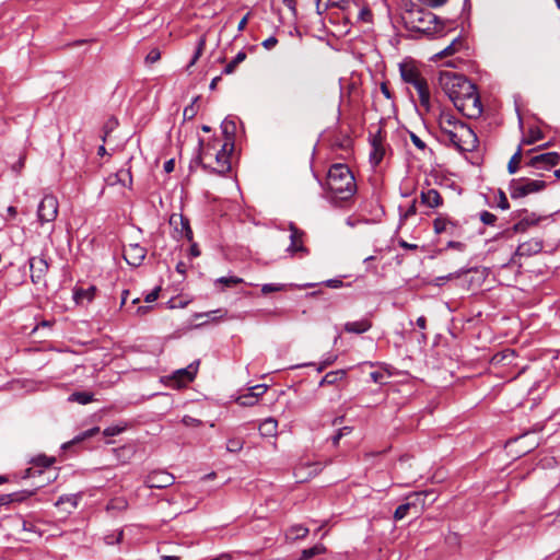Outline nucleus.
<instances>
[{
  "mask_svg": "<svg viewBox=\"0 0 560 560\" xmlns=\"http://www.w3.org/2000/svg\"><path fill=\"white\" fill-rule=\"evenodd\" d=\"M433 230L436 234L447 233L453 236L457 224L445 217H438L433 220Z\"/></svg>",
  "mask_w": 560,
  "mask_h": 560,
  "instance_id": "obj_19",
  "label": "nucleus"
},
{
  "mask_svg": "<svg viewBox=\"0 0 560 560\" xmlns=\"http://www.w3.org/2000/svg\"><path fill=\"white\" fill-rule=\"evenodd\" d=\"M498 207L502 210H508L510 208V203L506 198V195L502 190H499Z\"/></svg>",
  "mask_w": 560,
  "mask_h": 560,
  "instance_id": "obj_53",
  "label": "nucleus"
},
{
  "mask_svg": "<svg viewBox=\"0 0 560 560\" xmlns=\"http://www.w3.org/2000/svg\"><path fill=\"white\" fill-rule=\"evenodd\" d=\"M401 20L407 30L421 33L423 35H444V23L438 15L429 10L412 5L406 10Z\"/></svg>",
  "mask_w": 560,
  "mask_h": 560,
  "instance_id": "obj_2",
  "label": "nucleus"
},
{
  "mask_svg": "<svg viewBox=\"0 0 560 560\" xmlns=\"http://www.w3.org/2000/svg\"><path fill=\"white\" fill-rule=\"evenodd\" d=\"M372 327V322L368 318H363L361 320L348 322L345 324V331L350 334H363L370 330Z\"/></svg>",
  "mask_w": 560,
  "mask_h": 560,
  "instance_id": "obj_22",
  "label": "nucleus"
},
{
  "mask_svg": "<svg viewBox=\"0 0 560 560\" xmlns=\"http://www.w3.org/2000/svg\"><path fill=\"white\" fill-rule=\"evenodd\" d=\"M199 360L190 363L187 368L180 369L175 372V378L182 383L192 382L198 372Z\"/></svg>",
  "mask_w": 560,
  "mask_h": 560,
  "instance_id": "obj_21",
  "label": "nucleus"
},
{
  "mask_svg": "<svg viewBox=\"0 0 560 560\" xmlns=\"http://www.w3.org/2000/svg\"><path fill=\"white\" fill-rule=\"evenodd\" d=\"M115 179L117 183H120L124 186L131 187L132 185V175L130 168L119 170L115 174Z\"/></svg>",
  "mask_w": 560,
  "mask_h": 560,
  "instance_id": "obj_37",
  "label": "nucleus"
},
{
  "mask_svg": "<svg viewBox=\"0 0 560 560\" xmlns=\"http://www.w3.org/2000/svg\"><path fill=\"white\" fill-rule=\"evenodd\" d=\"M326 551V548L322 544H317L311 548L303 549L301 551V556L299 560H310L315 556L323 555Z\"/></svg>",
  "mask_w": 560,
  "mask_h": 560,
  "instance_id": "obj_32",
  "label": "nucleus"
},
{
  "mask_svg": "<svg viewBox=\"0 0 560 560\" xmlns=\"http://www.w3.org/2000/svg\"><path fill=\"white\" fill-rule=\"evenodd\" d=\"M196 113L197 112L195 109V106H194V104H191V105L185 107V109H184V117L186 119H192L195 117Z\"/></svg>",
  "mask_w": 560,
  "mask_h": 560,
  "instance_id": "obj_63",
  "label": "nucleus"
},
{
  "mask_svg": "<svg viewBox=\"0 0 560 560\" xmlns=\"http://www.w3.org/2000/svg\"><path fill=\"white\" fill-rule=\"evenodd\" d=\"M417 92L419 95V102H420L421 108H423V110L425 113H429L431 110V94H430L429 85L422 88L421 90H419Z\"/></svg>",
  "mask_w": 560,
  "mask_h": 560,
  "instance_id": "obj_33",
  "label": "nucleus"
},
{
  "mask_svg": "<svg viewBox=\"0 0 560 560\" xmlns=\"http://www.w3.org/2000/svg\"><path fill=\"white\" fill-rule=\"evenodd\" d=\"M419 1L430 8H438L447 2V0H419Z\"/></svg>",
  "mask_w": 560,
  "mask_h": 560,
  "instance_id": "obj_59",
  "label": "nucleus"
},
{
  "mask_svg": "<svg viewBox=\"0 0 560 560\" xmlns=\"http://www.w3.org/2000/svg\"><path fill=\"white\" fill-rule=\"evenodd\" d=\"M307 534L308 528L304 527L303 525H294L289 529L288 537L296 540L305 538Z\"/></svg>",
  "mask_w": 560,
  "mask_h": 560,
  "instance_id": "obj_39",
  "label": "nucleus"
},
{
  "mask_svg": "<svg viewBox=\"0 0 560 560\" xmlns=\"http://www.w3.org/2000/svg\"><path fill=\"white\" fill-rule=\"evenodd\" d=\"M290 230H291V235H290L291 245L289 247V250H292V252L303 250L304 247L301 244V236L303 233L301 231H299L293 224L290 225Z\"/></svg>",
  "mask_w": 560,
  "mask_h": 560,
  "instance_id": "obj_30",
  "label": "nucleus"
},
{
  "mask_svg": "<svg viewBox=\"0 0 560 560\" xmlns=\"http://www.w3.org/2000/svg\"><path fill=\"white\" fill-rule=\"evenodd\" d=\"M455 107L458 112L468 118L476 119L480 117L483 108L477 89Z\"/></svg>",
  "mask_w": 560,
  "mask_h": 560,
  "instance_id": "obj_7",
  "label": "nucleus"
},
{
  "mask_svg": "<svg viewBox=\"0 0 560 560\" xmlns=\"http://www.w3.org/2000/svg\"><path fill=\"white\" fill-rule=\"evenodd\" d=\"M381 92L387 100L393 98V93L390 92L388 84L386 82L381 83Z\"/></svg>",
  "mask_w": 560,
  "mask_h": 560,
  "instance_id": "obj_64",
  "label": "nucleus"
},
{
  "mask_svg": "<svg viewBox=\"0 0 560 560\" xmlns=\"http://www.w3.org/2000/svg\"><path fill=\"white\" fill-rule=\"evenodd\" d=\"M466 248V244L457 241H448L446 244V249H456L458 252H464Z\"/></svg>",
  "mask_w": 560,
  "mask_h": 560,
  "instance_id": "obj_54",
  "label": "nucleus"
},
{
  "mask_svg": "<svg viewBox=\"0 0 560 560\" xmlns=\"http://www.w3.org/2000/svg\"><path fill=\"white\" fill-rule=\"evenodd\" d=\"M542 138L544 133L539 128H530L528 131V136L523 138L520 144H522L523 148L524 145L533 144Z\"/></svg>",
  "mask_w": 560,
  "mask_h": 560,
  "instance_id": "obj_35",
  "label": "nucleus"
},
{
  "mask_svg": "<svg viewBox=\"0 0 560 560\" xmlns=\"http://www.w3.org/2000/svg\"><path fill=\"white\" fill-rule=\"evenodd\" d=\"M417 92L419 95V102H420L421 108H423V110L425 113H429L431 110V94H430L429 85L422 88L421 90H419Z\"/></svg>",
  "mask_w": 560,
  "mask_h": 560,
  "instance_id": "obj_34",
  "label": "nucleus"
},
{
  "mask_svg": "<svg viewBox=\"0 0 560 560\" xmlns=\"http://www.w3.org/2000/svg\"><path fill=\"white\" fill-rule=\"evenodd\" d=\"M55 462V457L38 455L33 459L34 467L26 470L25 477H35L37 475L40 477L44 474L43 468H49Z\"/></svg>",
  "mask_w": 560,
  "mask_h": 560,
  "instance_id": "obj_18",
  "label": "nucleus"
},
{
  "mask_svg": "<svg viewBox=\"0 0 560 560\" xmlns=\"http://www.w3.org/2000/svg\"><path fill=\"white\" fill-rule=\"evenodd\" d=\"M540 218L536 217L535 213H530L525 218L521 219L517 223H515L512 228L515 233H523L529 226L536 225L539 222Z\"/></svg>",
  "mask_w": 560,
  "mask_h": 560,
  "instance_id": "obj_24",
  "label": "nucleus"
},
{
  "mask_svg": "<svg viewBox=\"0 0 560 560\" xmlns=\"http://www.w3.org/2000/svg\"><path fill=\"white\" fill-rule=\"evenodd\" d=\"M93 400V394L89 392H74L69 396V401L86 405Z\"/></svg>",
  "mask_w": 560,
  "mask_h": 560,
  "instance_id": "obj_36",
  "label": "nucleus"
},
{
  "mask_svg": "<svg viewBox=\"0 0 560 560\" xmlns=\"http://www.w3.org/2000/svg\"><path fill=\"white\" fill-rule=\"evenodd\" d=\"M31 281L33 284H45L49 264L44 256H33L28 259Z\"/></svg>",
  "mask_w": 560,
  "mask_h": 560,
  "instance_id": "obj_9",
  "label": "nucleus"
},
{
  "mask_svg": "<svg viewBox=\"0 0 560 560\" xmlns=\"http://www.w3.org/2000/svg\"><path fill=\"white\" fill-rule=\"evenodd\" d=\"M326 187L336 198L350 199L357 191V184L349 166L342 163L332 164L327 174Z\"/></svg>",
  "mask_w": 560,
  "mask_h": 560,
  "instance_id": "obj_3",
  "label": "nucleus"
},
{
  "mask_svg": "<svg viewBox=\"0 0 560 560\" xmlns=\"http://www.w3.org/2000/svg\"><path fill=\"white\" fill-rule=\"evenodd\" d=\"M346 374H347L346 370L330 371V372L326 373V375L320 380L318 386L323 387L326 385H335L339 381L345 378Z\"/></svg>",
  "mask_w": 560,
  "mask_h": 560,
  "instance_id": "obj_25",
  "label": "nucleus"
},
{
  "mask_svg": "<svg viewBox=\"0 0 560 560\" xmlns=\"http://www.w3.org/2000/svg\"><path fill=\"white\" fill-rule=\"evenodd\" d=\"M560 162V154L558 152H547L530 156L525 161V166L536 170L548 171Z\"/></svg>",
  "mask_w": 560,
  "mask_h": 560,
  "instance_id": "obj_11",
  "label": "nucleus"
},
{
  "mask_svg": "<svg viewBox=\"0 0 560 560\" xmlns=\"http://www.w3.org/2000/svg\"><path fill=\"white\" fill-rule=\"evenodd\" d=\"M205 46H206V36L202 35L200 36V38L198 39V44H197V48H196V51L189 62V66H192L197 62V60L200 58V56L202 55L203 52V49H205Z\"/></svg>",
  "mask_w": 560,
  "mask_h": 560,
  "instance_id": "obj_42",
  "label": "nucleus"
},
{
  "mask_svg": "<svg viewBox=\"0 0 560 560\" xmlns=\"http://www.w3.org/2000/svg\"><path fill=\"white\" fill-rule=\"evenodd\" d=\"M420 198L421 203L429 208H438L443 205V198L441 197L440 192L433 188L421 191Z\"/></svg>",
  "mask_w": 560,
  "mask_h": 560,
  "instance_id": "obj_20",
  "label": "nucleus"
},
{
  "mask_svg": "<svg viewBox=\"0 0 560 560\" xmlns=\"http://www.w3.org/2000/svg\"><path fill=\"white\" fill-rule=\"evenodd\" d=\"M370 377L374 383L383 384L384 383V374L378 371H374L370 373Z\"/></svg>",
  "mask_w": 560,
  "mask_h": 560,
  "instance_id": "obj_60",
  "label": "nucleus"
},
{
  "mask_svg": "<svg viewBox=\"0 0 560 560\" xmlns=\"http://www.w3.org/2000/svg\"><path fill=\"white\" fill-rule=\"evenodd\" d=\"M282 290H284V284H279V283H266L261 287L262 294H270V293L279 292Z\"/></svg>",
  "mask_w": 560,
  "mask_h": 560,
  "instance_id": "obj_46",
  "label": "nucleus"
},
{
  "mask_svg": "<svg viewBox=\"0 0 560 560\" xmlns=\"http://www.w3.org/2000/svg\"><path fill=\"white\" fill-rule=\"evenodd\" d=\"M480 221L486 225H493L497 221V217L489 211H482L480 213Z\"/></svg>",
  "mask_w": 560,
  "mask_h": 560,
  "instance_id": "obj_49",
  "label": "nucleus"
},
{
  "mask_svg": "<svg viewBox=\"0 0 560 560\" xmlns=\"http://www.w3.org/2000/svg\"><path fill=\"white\" fill-rule=\"evenodd\" d=\"M98 432H100V428H97V427H94V428H92V429H89V430H86V431L82 432L81 434L77 435V436H75L72 441H70L69 443L65 444V445H63V447L66 448V447H68V446H70V445L78 444V443H80V442L84 441L85 439L91 438V436H93V435L97 434Z\"/></svg>",
  "mask_w": 560,
  "mask_h": 560,
  "instance_id": "obj_38",
  "label": "nucleus"
},
{
  "mask_svg": "<svg viewBox=\"0 0 560 560\" xmlns=\"http://www.w3.org/2000/svg\"><path fill=\"white\" fill-rule=\"evenodd\" d=\"M542 248L544 243L539 238H532L529 241H526L517 246L510 262L515 264L516 257H530L536 254H539L542 250Z\"/></svg>",
  "mask_w": 560,
  "mask_h": 560,
  "instance_id": "obj_14",
  "label": "nucleus"
},
{
  "mask_svg": "<svg viewBox=\"0 0 560 560\" xmlns=\"http://www.w3.org/2000/svg\"><path fill=\"white\" fill-rule=\"evenodd\" d=\"M464 47V40L458 36L452 40V43L443 50L435 55L436 58L441 59L446 56L454 55Z\"/></svg>",
  "mask_w": 560,
  "mask_h": 560,
  "instance_id": "obj_28",
  "label": "nucleus"
},
{
  "mask_svg": "<svg viewBox=\"0 0 560 560\" xmlns=\"http://www.w3.org/2000/svg\"><path fill=\"white\" fill-rule=\"evenodd\" d=\"M435 499L434 491L432 490L413 492L406 498L408 503H415L412 505L415 513H419L427 504L433 503Z\"/></svg>",
  "mask_w": 560,
  "mask_h": 560,
  "instance_id": "obj_16",
  "label": "nucleus"
},
{
  "mask_svg": "<svg viewBox=\"0 0 560 560\" xmlns=\"http://www.w3.org/2000/svg\"><path fill=\"white\" fill-rule=\"evenodd\" d=\"M547 184L539 179H529L526 177L513 178L509 183V192L512 199L524 198L530 194L539 192L546 188Z\"/></svg>",
  "mask_w": 560,
  "mask_h": 560,
  "instance_id": "obj_5",
  "label": "nucleus"
},
{
  "mask_svg": "<svg viewBox=\"0 0 560 560\" xmlns=\"http://www.w3.org/2000/svg\"><path fill=\"white\" fill-rule=\"evenodd\" d=\"M326 287L337 289L343 285V282L340 279H329L324 282Z\"/></svg>",
  "mask_w": 560,
  "mask_h": 560,
  "instance_id": "obj_62",
  "label": "nucleus"
},
{
  "mask_svg": "<svg viewBox=\"0 0 560 560\" xmlns=\"http://www.w3.org/2000/svg\"><path fill=\"white\" fill-rule=\"evenodd\" d=\"M217 282L223 284L224 287H233V285L243 283L244 280L242 278L231 276V277H221L217 280Z\"/></svg>",
  "mask_w": 560,
  "mask_h": 560,
  "instance_id": "obj_43",
  "label": "nucleus"
},
{
  "mask_svg": "<svg viewBox=\"0 0 560 560\" xmlns=\"http://www.w3.org/2000/svg\"><path fill=\"white\" fill-rule=\"evenodd\" d=\"M226 314H228L226 310L218 308V310L210 311L207 313L196 314L195 317L196 318L208 317V318H210V320L217 322L218 319L225 317Z\"/></svg>",
  "mask_w": 560,
  "mask_h": 560,
  "instance_id": "obj_40",
  "label": "nucleus"
},
{
  "mask_svg": "<svg viewBox=\"0 0 560 560\" xmlns=\"http://www.w3.org/2000/svg\"><path fill=\"white\" fill-rule=\"evenodd\" d=\"M147 249L139 244H129L124 248V259L130 266L138 267L145 258Z\"/></svg>",
  "mask_w": 560,
  "mask_h": 560,
  "instance_id": "obj_17",
  "label": "nucleus"
},
{
  "mask_svg": "<svg viewBox=\"0 0 560 560\" xmlns=\"http://www.w3.org/2000/svg\"><path fill=\"white\" fill-rule=\"evenodd\" d=\"M175 477L165 470H153L144 479L145 487L150 489H164L172 486Z\"/></svg>",
  "mask_w": 560,
  "mask_h": 560,
  "instance_id": "obj_13",
  "label": "nucleus"
},
{
  "mask_svg": "<svg viewBox=\"0 0 560 560\" xmlns=\"http://www.w3.org/2000/svg\"><path fill=\"white\" fill-rule=\"evenodd\" d=\"M159 293H160V288L158 287L154 290H152L150 293L147 294L144 301L147 303L154 302L155 300H158Z\"/></svg>",
  "mask_w": 560,
  "mask_h": 560,
  "instance_id": "obj_61",
  "label": "nucleus"
},
{
  "mask_svg": "<svg viewBox=\"0 0 560 560\" xmlns=\"http://www.w3.org/2000/svg\"><path fill=\"white\" fill-rule=\"evenodd\" d=\"M124 427H119V425H110V427H107L104 431H103V434L105 436H115V435H118L120 434L122 431H124Z\"/></svg>",
  "mask_w": 560,
  "mask_h": 560,
  "instance_id": "obj_51",
  "label": "nucleus"
},
{
  "mask_svg": "<svg viewBox=\"0 0 560 560\" xmlns=\"http://www.w3.org/2000/svg\"><path fill=\"white\" fill-rule=\"evenodd\" d=\"M222 133L225 138L226 145H230L231 149L234 144V136L236 131V125L233 120L225 118L221 124Z\"/></svg>",
  "mask_w": 560,
  "mask_h": 560,
  "instance_id": "obj_23",
  "label": "nucleus"
},
{
  "mask_svg": "<svg viewBox=\"0 0 560 560\" xmlns=\"http://www.w3.org/2000/svg\"><path fill=\"white\" fill-rule=\"evenodd\" d=\"M266 384H258L249 388V393L254 395V397L258 400L260 396H262L267 390Z\"/></svg>",
  "mask_w": 560,
  "mask_h": 560,
  "instance_id": "obj_50",
  "label": "nucleus"
},
{
  "mask_svg": "<svg viewBox=\"0 0 560 560\" xmlns=\"http://www.w3.org/2000/svg\"><path fill=\"white\" fill-rule=\"evenodd\" d=\"M170 225L174 228V231L179 237H185L188 242H192L194 233L190 228L188 218L180 213H173L170 217Z\"/></svg>",
  "mask_w": 560,
  "mask_h": 560,
  "instance_id": "obj_15",
  "label": "nucleus"
},
{
  "mask_svg": "<svg viewBox=\"0 0 560 560\" xmlns=\"http://www.w3.org/2000/svg\"><path fill=\"white\" fill-rule=\"evenodd\" d=\"M257 401L258 400L254 397V395L252 393H247V394L241 395L237 398V402L241 406H245V407L254 406V405H256Z\"/></svg>",
  "mask_w": 560,
  "mask_h": 560,
  "instance_id": "obj_45",
  "label": "nucleus"
},
{
  "mask_svg": "<svg viewBox=\"0 0 560 560\" xmlns=\"http://www.w3.org/2000/svg\"><path fill=\"white\" fill-rule=\"evenodd\" d=\"M277 44L278 39L275 36H270L261 43L262 47L268 50L272 49Z\"/></svg>",
  "mask_w": 560,
  "mask_h": 560,
  "instance_id": "obj_57",
  "label": "nucleus"
},
{
  "mask_svg": "<svg viewBox=\"0 0 560 560\" xmlns=\"http://www.w3.org/2000/svg\"><path fill=\"white\" fill-rule=\"evenodd\" d=\"M244 442L241 439H230L226 443V450L231 453H237L243 448Z\"/></svg>",
  "mask_w": 560,
  "mask_h": 560,
  "instance_id": "obj_44",
  "label": "nucleus"
},
{
  "mask_svg": "<svg viewBox=\"0 0 560 560\" xmlns=\"http://www.w3.org/2000/svg\"><path fill=\"white\" fill-rule=\"evenodd\" d=\"M316 4V12L319 15H323L329 8V3H323L322 0H314Z\"/></svg>",
  "mask_w": 560,
  "mask_h": 560,
  "instance_id": "obj_58",
  "label": "nucleus"
},
{
  "mask_svg": "<svg viewBox=\"0 0 560 560\" xmlns=\"http://www.w3.org/2000/svg\"><path fill=\"white\" fill-rule=\"evenodd\" d=\"M415 503H408V501L406 500L405 503L400 504L394 512V520L396 522L398 521H401L402 518H405L409 511L412 509V505Z\"/></svg>",
  "mask_w": 560,
  "mask_h": 560,
  "instance_id": "obj_41",
  "label": "nucleus"
},
{
  "mask_svg": "<svg viewBox=\"0 0 560 560\" xmlns=\"http://www.w3.org/2000/svg\"><path fill=\"white\" fill-rule=\"evenodd\" d=\"M439 85L448 96L454 106L465 100L477 88L465 75L451 71H442L439 75Z\"/></svg>",
  "mask_w": 560,
  "mask_h": 560,
  "instance_id": "obj_4",
  "label": "nucleus"
},
{
  "mask_svg": "<svg viewBox=\"0 0 560 560\" xmlns=\"http://www.w3.org/2000/svg\"><path fill=\"white\" fill-rule=\"evenodd\" d=\"M278 422L273 418H267L259 424V433L262 436H275L277 434Z\"/></svg>",
  "mask_w": 560,
  "mask_h": 560,
  "instance_id": "obj_27",
  "label": "nucleus"
},
{
  "mask_svg": "<svg viewBox=\"0 0 560 560\" xmlns=\"http://www.w3.org/2000/svg\"><path fill=\"white\" fill-rule=\"evenodd\" d=\"M183 423L187 427H198L201 424V421L190 416H185L183 418Z\"/></svg>",
  "mask_w": 560,
  "mask_h": 560,
  "instance_id": "obj_56",
  "label": "nucleus"
},
{
  "mask_svg": "<svg viewBox=\"0 0 560 560\" xmlns=\"http://www.w3.org/2000/svg\"><path fill=\"white\" fill-rule=\"evenodd\" d=\"M63 503H70L72 508H77L78 497L77 495H61L57 500L56 505H61Z\"/></svg>",
  "mask_w": 560,
  "mask_h": 560,
  "instance_id": "obj_48",
  "label": "nucleus"
},
{
  "mask_svg": "<svg viewBox=\"0 0 560 560\" xmlns=\"http://www.w3.org/2000/svg\"><path fill=\"white\" fill-rule=\"evenodd\" d=\"M25 160H26V154L25 153H21L18 162L12 164L11 170L16 175H20L22 170L24 168Z\"/></svg>",
  "mask_w": 560,
  "mask_h": 560,
  "instance_id": "obj_47",
  "label": "nucleus"
},
{
  "mask_svg": "<svg viewBox=\"0 0 560 560\" xmlns=\"http://www.w3.org/2000/svg\"><path fill=\"white\" fill-rule=\"evenodd\" d=\"M58 214V200L52 195H46L38 205L37 217L40 223L56 220Z\"/></svg>",
  "mask_w": 560,
  "mask_h": 560,
  "instance_id": "obj_8",
  "label": "nucleus"
},
{
  "mask_svg": "<svg viewBox=\"0 0 560 560\" xmlns=\"http://www.w3.org/2000/svg\"><path fill=\"white\" fill-rule=\"evenodd\" d=\"M410 140L411 142L420 150H424L425 149V143L424 141H422L416 133L413 132H410Z\"/></svg>",
  "mask_w": 560,
  "mask_h": 560,
  "instance_id": "obj_55",
  "label": "nucleus"
},
{
  "mask_svg": "<svg viewBox=\"0 0 560 560\" xmlns=\"http://www.w3.org/2000/svg\"><path fill=\"white\" fill-rule=\"evenodd\" d=\"M247 55L244 50H241L236 54V56L225 66L222 73L223 74H232L238 65L246 59Z\"/></svg>",
  "mask_w": 560,
  "mask_h": 560,
  "instance_id": "obj_31",
  "label": "nucleus"
},
{
  "mask_svg": "<svg viewBox=\"0 0 560 560\" xmlns=\"http://www.w3.org/2000/svg\"><path fill=\"white\" fill-rule=\"evenodd\" d=\"M399 73L401 80L412 85L417 91L428 85L425 78L422 77L420 70L411 59L399 63Z\"/></svg>",
  "mask_w": 560,
  "mask_h": 560,
  "instance_id": "obj_6",
  "label": "nucleus"
},
{
  "mask_svg": "<svg viewBox=\"0 0 560 560\" xmlns=\"http://www.w3.org/2000/svg\"><path fill=\"white\" fill-rule=\"evenodd\" d=\"M95 292L96 287L94 285H91L88 289H75L73 292V299L78 304L83 303V301L91 302L95 296Z\"/></svg>",
  "mask_w": 560,
  "mask_h": 560,
  "instance_id": "obj_26",
  "label": "nucleus"
},
{
  "mask_svg": "<svg viewBox=\"0 0 560 560\" xmlns=\"http://www.w3.org/2000/svg\"><path fill=\"white\" fill-rule=\"evenodd\" d=\"M385 135L382 128H377L375 133L370 132V144L372 151L370 154V161L373 165H378L385 155Z\"/></svg>",
  "mask_w": 560,
  "mask_h": 560,
  "instance_id": "obj_12",
  "label": "nucleus"
},
{
  "mask_svg": "<svg viewBox=\"0 0 560 560\" xmlns=\"http://www.w3.org/2000/svg\"><path fill=\"white\" fill-rule=\"evenodd\" d=\"M226 147H228L226 143H224L222 145L221 150L215 153L217 167H211L210 165L202 162L203 159L207 158L208 152L200 153V155L198 156V160H199L202 168L203 170L211 168V171L213 173H217L220 175L228 173L231 170V163H230L229 154L226 153Z\"/></svg>",
  "mask_w": 560,
  "mask_h": 560,
  "instance_id": "obj_10",
  "label": "nucleus"
},
{
  "mask_svg": "<svg viewBox=\"0 0 560 560\" xmlns=\"http://www.w3.org/2000/svg\"><path fill=\"white\" fill-rule=\"evenodd\" d=\"M161 58V52L158 48H153L149 51V54L147 55L145 57V61L148 63H154L156 61H159Z\"/></svg>",
  "mask_w": 560,
  "mask_h": 560,
  "instance_id": "obj_52",
  "label": "nucleus"
},
{
  "mask_svg": "<svg viewBox=\"0 0 560 560\" xmlns=\"http://www.w3.org/2000/svg\"><path fill=\"white\" fill-rule=\"evenodd\" d=\"M525 155V152H523L522 144L517 147L516 152L512 155L508 163V172L509 174H515L520 170L521 162L523 160V156Z\"/></svg>",
  "mask_w": 560,
  "mask_h": 560,
  "instance_id": "obj_29",
  "label": "nucleus"
},
{
  "mask_svg": "<svg viewBox=\"0 0 560 560\" xmlns=\"http://www.w3.org/2000/svg\"><path fill=\"white\" fill-rule=\"evenodd\" d=\"M436 120L444 141L447 140L456 150L472 152L478 148L479 141L475 131L451 110H441Z\"/></svg>",
  "mask_w": 560,
  "mask_h": 560,
  "instance_id": "obj_1",
  "label": "nucleus"
}]
</instances>
